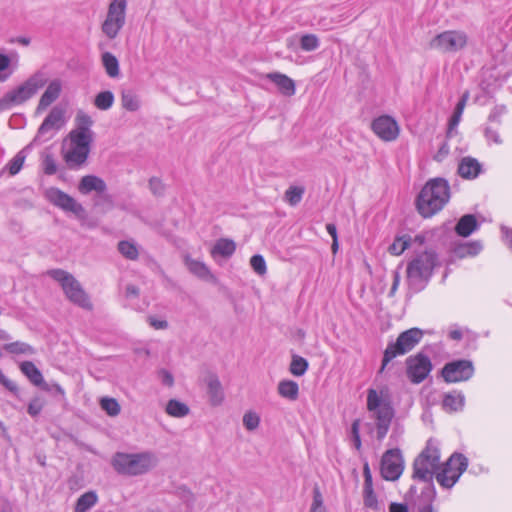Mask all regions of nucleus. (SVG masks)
Returning <instances> with one entry per match:
<instances>
[{
  "label": "nucleus",
  "mask_w": 512,
  "mask_h": 512,
  "mask_svg": "<svg viewBox=\"0 0 512 512\" xmlns=\"http://www.w3.org/2000/svg\"><path fill=\"white\" fill-rule=\"evenodd\" d=\"M148 322L154 329H167L169 326L166 320H160L153 316L148 318Z\"/></svg>",
  "instance_id": "nucleus-59"
},
{
  "label": "nucleus",
  "mask_w": 512,
  "mask_h": 512,
  "mask_svg": "<svg viewBox=\"0 0 512 512\" xmlns=\"http://www.w3.org/2000/svg\"><path fill=\"white\" fill-rule=\"evenodd\" d=\"M75 120H76V129H75L76 131L93 133L90 129V127L93 124V120L88 114L80 111L77 113Z\"/></svg>",
  "instance_id": "nucleus-46"
},
{
  "label": "nucleus",
  "mask_w": 512,
  "mask_h": 512,
  "mask_svg": "<svg viewBox=\"0 0 512 512\" xmlns=\"http://www.w3.org/2000/svg\"><path fill=\"white\" fill-rule=\"evenodd\" d=\"M49 384H50V388H51V391L49 393H52L55 397L59 396L60 400L66 399L65 391L58 383L53 382V383H49Z\"/></svg>",
  "instance_id": "nucleus-60"
},
{
  "label": "nucleus",
  "mask_w": 512,
  "mask_h": 512,
  "mask_svg": "<svg viewBox=\"0 0 512 512\" xmlns=\"http://www.w3.org/2000/svg\"><path fill=\"white\" fill-rule=\"evenodd\" d=\"M122 107L128 111L135 112L140 108L137 95L131 90H124L121 94Z\"/></svg>",
  "instance_id": "nucleus-38"
},
{
  "label": "nucleus",
  "mask_w": 512,
  "mask_h": 512,
  "mask_svg": "<svg viewBox=\"0 0 512 512\" xmlns=\"http://www.w3.org/2000/svg\"><path fill=\"white\" fill-rule=\"evenodd\" d=\"M126 9V0H112L109 4L106 19L102 24V31L109 39L116 38L125 25Z\"/></svg>",
  "instance_id": "nucleus-11"
},
{
  "label": "nucleus",
  "mask_w": 512,
  "mask_h": 512,
  "mask_svg": "<svg viewBox=\"0 0 512 512\" xmlns=\"http://www.w3.org/2000/svg\"><path fill=\"white\" fill-rule=\"evenodd\" d=\"M481 249L482 245L479 242H471L463 246H460L457 249V254L460 255L461 257L475 256L481 251Z\"/></svg>",
  "instance_id": "nucleus-49"
},
{
  "label": "nucleus",
  "mask_w": 512,
  "mask_h": 512,
  "mask_svg": "<svg viewBox=\"0 0 512 512\" xmlns=\"http://www.w3.org/2000/svg\"><path fill=\"white\" fill-rule=\"evenodd\" d=\"M45 197L52 205L65 213L73 214L79 221L87 220L88 214L84 206L61 189L50 187L46 190Z\"/></svg>",
  "instance_id": "nucleus-9"
},
{
  "label": "nucleus",
  "mask_w": 512,
  "mask_h": 512,
  "mask_svg": "<svg viewBox=\"0 0 512 512\" xmlns=\"http://www.w3.org/2000/svg\"><path fill=\"white\" fill-rule=\"evenodd\" d=\"M64 110L58 106L53 107L49 114L45 117L42 124L39 126L38 131L34 139L32 140V144H40L44 141H47L51 138V136L44 138V136L51 130H59L65 122L64 119Z\"/></svg>",
  "instance_id": "nucleus-15"
},
{
  "label": "nucleus",
  "mask_w": 512,
  "mask_h": 512,
  "mask_svg": "<svg viewBox=\"0 0 512 512\" xmlns=\"http://www.w3.org/2000/svg\"><path fill=\"white\" fill-rule=\"evenodd\" d=\"M450 198V187L443 178L428 181L420 191L416 206L419 214L429 218L438 213L447 204Z\"/></svg>",
  "instance_id": "nucleus-1"
},
{
  "label": "nucleus",
  "mask_w": 512,
  "mask_h": 512,
  "mask_svg": "<svg viewBox=\"0 0 512 512\" xmlns=\"http://www.w3.org/2000/svg\"><path fill=\"white\" fill-rule=\"evenodd\" d=\"M275 84L280 94L292 97L296 92V85L292 78L279 72L268 73L264 76Z\"/></svg>",
  "instance_id": "nucleus-20"
},
{
  "label": "nucleus",
  "mask_w": 512,
  "mask_h": 512,
  "mask_svg": "<svg viewBox=\"0 0 512 512\" xmlns=\"http://www.w3.org/2000/svg\"><path fill=\"white\" fill-rule=\"evenodd\" d=\"M20 371L27 377V379L34 385L39 387L45 392H50V384L47 383L42 375V372L32 361H23L19 365Z\"/></svg>",
  "instance_id": "nucleus-19"
},
{
  "label": "nucleus",
  "mask_w": 512,
  "mask_h": 512,
  "mask_svg": "<svg viewBox=\"0 0 512 512\" xmlns=\"http://www.w3.org/2000/svg\"><path fill=\"white\" fill-rule=\"evenodd\" d=\"M205 383L211 405H220L224 400V391L218 376L215 373H209L205 378Z\"/></svg>",
  "instance_id": "nucleus-21"
},
{
  "label": "nucleus",
  "mask_w": 512,
  "mask_h": 512,
  "mask_svg": "<svg viewBox=\"0 0 512 512\" xmlns=\"http://www.w3.org/2000/svg\"><path fill=\"white\" fill-rule=\"evenodd\" d=\"M44 404L45 402L40 396L33 397L28 404L27 413L31 417L36 418L43 410Z\"/></svg>",
  "instance_id": "nucleus-50"
},
{
  "label": "nucleus",
  "mask_w": 512,
  "mask_h": 512,
  "mask_svg": "<svg viewBox=\"0 0 512 512\" xmlns=\"http://www.w3.org/2000/svg\"><path fill=\"white\" fill-rule=\"evenodd\" d=\"M69 137L73 146L90 150V144L93 140V133L72 130L69 134Z\"/></svg>",
  "instance_id": "nucleus-32"
},
{
  "label": "nucleus",
  "mask_w": 512,
  "mask_h": 512,
  "mask_svg": "<svg viewBox=\"0 0 512 512\" xmlns=\"http://www.w3.org/2000/svg\"><path fill=\"white\" fill-rule=\"evenodd\" d=\"M78 190L83 195H88L93 191L96 192L95 205H99L101 202L112 204V197L107 193V185L99 176H83L79 181Z\"/></svg>",
  "instance_id": "nucleus-13"
},
{
  "label": "nucleus",
  "mask_w": 512,
  "mask_h": 512,
  "mask_svg": "<svg viewBox=\"0 0 512 512\" xmlns=\"http://www.w3.org/2000/svg\"><path fill=\"white\" fill-rule=\"evenodd\" d=\"M139 288L133 284H128L125 288V296L127 298H136L139 296Z\"/></svg>",
  "instance_id": "nucleus-61"
},
{
  "label": "nucleus",
  "mask_w": 512,
  "mask_h": 512,
  "mask_svg": "<svg viewBox=\"0 0 512 512\" xmlns=\"http://www.w3.org/2000/svg\"><path fill=\"white\" fill-rule=\"evenodd\" d=\"M308 512H327V508L324 504V498L321 490L318 486L313 488L312 502Z\"/></svg>",
  "instance_id": "nucleus-43"
},
{
  "label": "nucleus",
  "mask_w": 512,
  "mask_h": 512,
  "mask_svg": "<svg viewBox=\"0 0 512 512\" xmlns=\"http://www.w3.org/2000/svg\"><path fill=\"white\" fill-rule=\"evenodd\" d=\"M303 194V187L291 186L285 193V199L290 205L295 206L301 201Z\"/></svg>",
  "instance_id": "nucleus-48"
},
{
  "label": "nucleus",
  "mask_w": 512,
  "mask_h": 512,
  "mask_svg": "<svg viewBox=\"0 0 512 512\" xmlns=\"http://www.w3.org/2000/svg\"><path fill=\"white\" fill-rule=\"evenodd\" d=\"M389 512H409L407 505L402 503H391Z\"/></svg>",
  "instance_id": "nucleus-63"
},
{
  "label": "nucleus",
  "mask_w": 512,
  "mask_h": 512,
  "mask_svg": "<svg viewBox=\"0 0 512 512\" xmlns=\"http://www.w3.org/2000/svg\"><path fill=\"white\" fill-rule=\"evenodd\" d=\"M186 265L191 273L201 279L212 277L210 270L203 262L187 258Z\"/></svg>",
  "instance_id": "nucleus-37"
},
{
  "label": "nucleus",
  "mask_w": 512,
  "mask_h": 512,
  "mask_svg": "<svg viewBox=\"0 0 512 512\" xmlns=\"http://www.w3.org/2000/svg\"><path fill=\"white\" fill-rule=\"evenodd\" d=\"M404 469V461L399 449L387 450L381 460V475L389 481L397 480Z\"/></svg>",
  "instance_id": "nucleus-14"
},
{
  "label": "nucleus",
  "mask_w": 512,
  "mask_h": 512,
  "mask_svg": "<svg viewBox=\"0 0 512 512\" xmlns=\"http://www.w3.org/2000/svg\"><path fill=\"white\" fill-rule=\"evenodd\" d=\"M299 44L302 50L312 52L319 48L320 41L315 34H304L300 37Z\"/></svg>",
  "instance_id": "nucleus-42"
},
{
  "label": "nucleus",
  "mask_w": 512,
  "mask_h": 512,
  "mask_svg": "<svg viewBox=\"0 0 512 512\" xmlns=\"http://www.w3.org/2000/svg\"><path fill=\"white\" fill-rule=\"evenodd\" d=\"M236 250V245L233 240L220 238L218 239L211 249V256L214 259L217 257L229 258Z\"/></svg>",
  "instance_id": "nucleus-24"
},
{
  "label": "nucleus",
  "mask_w": 512,
  "mask_h": 512,
  "mask_svg": "<svg viewBox=\"0 0 512 512\" xmlns=\"http://www.w3.org/2000/svg\"><path fill=\"white\" fill-rule=\"evenodd\" d=\"M277 390L279 395L287 400L296 401L298 399L299 386L295 381L282 380L279 382Z\"/></svg>",
  "instance_id": "nucleus-26"
},
{
  "label": "nucleus",
  "mask_w": 512,
  "mask_h": 512,
  "mask_svg": "<svg viewBox=\"0 0 512 512\" xmlns=\"http://www.w3.org/2000/svg\"><path fill=\"white\" fill-rule=\"evenodd\" d=\"M440 451L437 441L429 439L425 449L418 455L413 463V478L423 482H430L435 471L439 468Z\"/></svg>",
  "instance_id": "nucleus-7"
},
{
  "label": "nucleus",
  "mask_w": 512,
  "mask_h": 512,
  "mask_svg": "<svg viewBox=\"0 0 512 512\" xmlns=\"http://www.w3.org/2000/svg\"><path fill=\"white\" fill-rule=\"evenodd\" d=\"M62 91V83L59 79L52 80L41 95L37 110H42L58 99Z\"/></svg>",
  "instance_id": "nucleus-22"
},
{
  "label": "nucleus",
  "mask_w": 512,
  "mask_h": 512,
  "mask_svg": "<svg viewBox=\"0 0 512 512\" xmlns=\"http://www.w3.org/2000/svg\"><path fill=\"white\" fill-rule=\"evenodd\" d=\"M102 64L109 77L115 78L120 74L118 59L110 52L102 54Z\"/></svg>",
  "instance_id": "nucleus-31"
},
{
  "label": "nucleus",
  "mask_w": 512,
  "mask_h": 512,
  "mask_svg": "<svg viewBox=\"0 0 512 512\" xmlns=\"http://www.w3.org/2000/svg\"><path fill=\"white\" fill-rule=\"evenodd\" d=\"M97 502V493L93 490L87 491L77 499L74 512H88Z\"/></svg>",
  "instance_id": "nucleus-28"
},
{
  "label": "nucleus",
  "mask_w": 512,
  "mask_h": 512,
  "mask_svg": "<svg viewBox=\"0 0 512 512\" xmlns=\"http://www.w3.org/2000/svg\"><path fill=\"white\" fill-rule=\"evenodd\" d=\"M46 83V73L41 70L35 72L21 85L8 91L0 98V113L11 109L13 106L23 104Z\"/></svg>",
  "instance_id": "nucleus-4"
},
{
  "label": "nucleus",
  "mask_w": 512,
  "mask_h": 512,
  "mask_svg": "<svg viewBox=\"0 0 512 512\" xmlns=\"http://www.w3.org/2000/svg\"><path fill=\"white\" fill-rule=\"evenodd\" d=\"M373 132L383 141H394L399 135L398 123L390 116L383 115L372 122Z\"/></svg>",
  "instance_id": "nucleus-18"
},
{
  "label": "nucleus",
  "mask_w": 512,
  "mask_h": 512,
  "mask_svg": "<svg viewBox=\"0 0 512 512\" xmlns=\"http://www.w3.org/2000/svg\"><path fill=\"white\" fill-rule=\"evenodd\" d=\"M406 365L408 378L416 384L424 381L432 369L430 359L423 354L409 357L406 360Z\"/></svg>",
  "instance_id": "nucleus-16"
},
{
  "label": "nucleus",
  "mask_w": 512,
  "mask_h": 512,
  "mask_svg": "<svg viewBox=\"0 0 512 512\" xmlns=\"http://www.w3.org/2000/svg\"><path fill=\"white\" fill-rule=\"evenodd\" d=\"M412 246V238L409 235H403L396 237L393 243L389 246L388 251L390 254L399 256L406 249Z\"/></svg>",
  "instance_id": "nucleus-35"
},
{
  "label": "nucleus",
  "mask_w": 512,
  "mask_h": 512,
  "mask_svg": "<svg viewBox=\"0 0 512 512\" xmlns=\"http://www.w3.org/2000/svg\"><path fill=\"white\" fill-rule=\"evenodd\" d=\"M502 232L504 234V237H505V241L506 243L512 247V229H509V228H506V227H503L502 228Z\"/></svg>",
  "instance_id": "nucleus-64"
},
{
  "label": "nucleus",
  "mask_w": 512,
  "mask_h": 512,
  "mask_svg": "<svg viewBox=\"0 0 512 512\" xmlns=\"http://www.w3.org/2000/svg\"><path fill=\"white\" fill-rule=\"evenodd\" d=\"M481 172V164L477 159L472 157H464L458 166V173L462 178L474 179Z\"/></svg>",
  "instance_id": "nucleus-23"
},
{
  "label": "nucleus",
  "mask_w": 512,
  "mask_h": 512,
  "mask_svg": "<svg viewBox=\"0 0 512 512\" xmlns=\"http://www.w3.org/2000/svg\"><path fill=\"white\" fill-rule=\"evenodd\" d=\"M364 505L372 510H379L377 497L373 491V487H364Z\"/></svg>",
  "instance_id": "nucleus-52"
},
{
  "label": "nucleus",
  "mask_w": 512,
  "mask_h": 512,
  "mask_svg": "<svg viewBox=\"0 0 512 512\" xmlns=\"http://www.w3.org/2000/svg\"><path fill=\"white\" fill-rule=\"evenodd\" d=\"M448 154L449 145L447 144V142H444L438 149L437 153L435 154L434 159L438 162H441L447 157Z\"/></svg>",
  "instance_id": "nucleus-58"
},
{
  "label": "nucleus",
  "mask_w": 512,
  "mask_h": 512,
  "mask_svg": "<svg viewBox=\"0 0 512 512\" xmlns=\"http://www.w3.org/2000/svg\"><path fill=\"white\" fill-rule=\"evenodd\" d=\"M34 144H32V142L30 144H28L24 149H22L21 151H19L10 161L9 163L7 164V167H8V170H9V173L11 175H16L17 173H19V171L21 170L23 164H24V161L26 159V152L28 150L31 149V147L33 146Z\"/></svg>",
  "instance_id": "nucleus-34"
},
{
  "label": "nucleus",
  "mask_w": 512,
  "mask_h": 512,
  "mask_svg": "<svg viewBox=\"0 0 512 512\" xmlns=\"http://www.w3.org/2000/svg\"><path fill=\"white\" fill-rule=\"evenodd\" d=\"M422 337L423 331L418 328H411L402 332L395 342L388 344L384 352L381 370L395 357L410 352L420 342Z\"/></svg>",
  "instance_id": "nucleus-8"
},
{
  "label": "nucleus",
  "mask_w": 512,
  "mask_h": 512,
  "mask_svg": "<svg viewBox=\"0 0 512 512\" xmlns=\"http://www.w3.org/2000/svg\"><path fill=\"white\" fill-rule=\"evenodd\" d=\"M100 405L101 408L111 417L117 416L121 411L118 401L114 398H102Z\"/></svg>",
  "instance_id": "nucleus-44"
},
{
  "label": "nucleus",
  "mask_w": 512,
  "mask_h": 512,
  "mask_svg": "<svg viewBox=\"0 0 512 512\" xmlns=\"http://www.w3.org/2000/svg\"><path fill=\"white\" fill-rule=\"evenodd\" d=\"M473 373V365L467 360L447 363L442 369V376L449 383L466 381L472 377Z\"/></svg>",
  "instance_id": "nucleus-17"
},
{
  "label": "nucleus",
  "mask_w": 512,
  "mask_h": 512,
  "mask_svg": "<svg viewBox=\"0 0 512 512\" xmlns=\"http://www.w3.org/2000/svg\"><path fill=\"white\" fill-rule=\"evenodd\" d=\"M437 265V255L429 250L417 254L407 264V280L411 287L416 290L424 288L433 274V270Z\"/></svg>",
  "instance_id": "nucleus-5"
},
{
  "label": "nucleus",
  "mask_w": 512,
  "mask_h": 512,
  "mask_svg": "<svg viewBox=\"0 0 512 512\" xmlns=\"http://www.w3.org/2000/svg\"><path fill=\"white\" fill-rule=\"evenodd\" d=\"M3 349L10 354H26L33 355L35 353V349L29 345L28 343L15 341L11 343H6L3 345Z\"/></svg>",
  "instance_id": "nucleus-36"
},
{
  "label": "nucleus",
  "mask_w": 512,
  "mask_h": 512,
  "mask_svg": "<svg viewBox=\"0 0 512 512\" xmlns=\"http://www.w3.org/2000/svg\"><path fill=\"white\" fill-rule=\"evenodd\" d=\"M41 168L43 173L47 176L54 175L58 171V165L54 155L49 152L48 149H45L41 153Z\"/></svg>",
  "instance_id": "nucleus-33"
},
{
  "label": "nucleus",
  "mask_w": 512,
  "mask_h": 512,
  "mask_svg": "<svg viewBox=\"0 0 512 512\" xmlns=\"http://www.w3.org/2000/svg\"><path fill=\"white\" fill-rule=\"evenodd\" d=\"M47 275L60 284L70 302L86 310L93 308L89 295L71 273L57 268L48 270Z\"/></svg>",
  "instance_id": "nucleus-6"
},
{
  "label": "nucleus",
  "mask_w": 512,
  "mask_h": 512,
  "mask_svg": "<svg viewBox=\"0 0 512 512\" xmlns=\"http://www.w3.org/2000/svg\"><path fill=\"white\" fill-rule=\"evenodd\" d=\"M114 99V94L111 91H102L95 96L94 105L99 110L106 111L112 107Z\"/></svg>",
  "instance_id": "nucleus-39"
},
{
  "label": "nucleus",
  "mask_w": 512,
  "mask_h": 512,
  "mask_svg": "<svg viewBox=\"0 0 512 512\" xmlns=\"http://www.w3.org/2000/svg\"><path fill=\"white\" fill-rule=\"evenodd\" d=\"M359 426H360L359 420H355L352 423V427H351L352 437H353V441H354V446H355V448L357 450H359L361 448V439H360V434H359Z\"/></svg>",
  "instance_id": "nucleus-55"
},
{
  "label": "nucleus",
  "mask_w": 512,
  "mask_h": 512,
  "mask_svg": "<svg viewBox=\"0 0 512 512\" xmlns=\"http://www.w3.org/2000/svg\"><path fill=\"white\" fill-rule=\"evenodd\" d=\"M175 495L187 506V508H193L195 496L189 488L186 486H180L176 489Z\"/></svg>",
  "instance_id": "nucleus-45"
},
{
  "label": "nucleus",
  "mask_w": 512,
  "mask_h": 512,
  "mask_svg": "<svg viewBox=\"0 0 512 512\" xmlns=\"http://www.w3.org/2000/svg\"><path fill=\"white\" fill-rule=\"evenodd\" d=\"M166 413L172 417L182 418L189 414V407L187 404L176 400L170 399L166 405Z\"/></svg>",
  "instance_id": "nucleus-30"
},
{
  "label": "nucleus",
  "mask_w": 512,
  "mask_h": 512,
  "mask_svg": "<svg viewBox=\"0 0 512 512\" xmlns=\"http://www.w3.org/2000/svg\"><path fill=\"white\" fill-rule=\"evenodd\" d=\"M118 251L129 260H136L139 256L136 244L128 240H122L118 243Z\"/></svg>",
  "instance_id": "nucleus-41"
},
{
  "label": "nucleus",
  "mask_w": 512,
  "mask_h": 512,
  "mask_svg": "<svg viewBox=\"0 0 512 512\" xmlns=\"http://www.w3.org/2000/svg\"><path fill=\"white\" fill-rule=\"evenodd\" d=\"M158 462L156 454L148 450L139 453L116 452L111 459V465L118 474L132 477L147 474Z\"/></svg>",
  "instance_id": "nucleus-2"
},
{
  "label": "nucleus",
  "mask_w": 512,
  "mask_h": 512,
  "mask_svg": "<svg viewBox=\"0 0 512 512\" xmlns=\"http://www.w3.org/2000/svg\"><path fill=\"white\" fill-rule=\"evenodd\" d=\"M467 98H468V94L466 93L462 96V98L457 103L454 113L449 121V129L450 130H452L454 127H456L459 124L464 107L466 105Z\"/></svg>",
  "instance_id": "nucleus-47"
},
{
  "label": "nucleus",
  "mask_w": 512,
  "mask_h": 512,
  "mask_svg": "<svg viewBox=\"0 0 512 512\" xmlns=\"http://www.w3.org/2000/svg\"><path fill=\"white\" fill-rule=\"evenodd\" d=\"M308 366V361L305 358L299 355H293L289 371L292 375L300 377L306 373Z\"/></svg>",
  "instance_id": "nucleus-40"
},
{
  "label": "nucleus",
  "mask_w": 512,
  "mask_h": 512,
  "mask_svg": "<svg viewBox=\"0 0 512 512\" xmlns=\"http://www.w3.org/2000/svg\"><path fill=\"white\" fill-rule=\"evenodd\" d=\"M89 149L72 146L64 155V160L70 168H77L84 164L89 155Z\"/></svg>",
  "instance_id": "nucleus-25"
},
{
  "label": "nucleus",
  "mask_w": 512,
  "mask_h": 512,
  "mask_svg": "<svg viewBox=\"0 0 512 512\" xmlns=\"http://www.w3.org/2000/svg\"><path fill=\"white\" fill-rule=\"evenodd\" d=\"M367 409L373 413L376 421V435L378 440H383L387 435L391 421L394 417V409L391 406L387 391L369 389L367 393Z\"/></svg>",
  "instance_id": "nucleus-3"
},
{
  "label": "nucleus",
  "mask_w": 512,
  "mask_h": 512,
  "mask_svg": "<svg viewBox=\"0 0 512 512\" xmlns=\"http://www.w3.org/2000/svg\"><path fill=\"white\" fill-rule=\"evenodd\" d=\"M464 395L460 392L448 393L443 399V408L446 411H458L464 406Z\"/></svg>",
  "instance_id": "nucleus-29"
},
{
  "label": "nucleus",
  "mask_w": 512,
  "mask_h": 512,
  "mask_svg": "<svg viewBox=\"0 0 512 512\" xmlns=\"http://www.w3.org/2000/svg\"><path fill=\"white\" fill-rule=\"evenodd\" d=\"M11 63V59L8 55H6L3 50H0V81L6 80L8 75H2L6 69L9 68Z\"/></svg>",
  "instance_id": "nucleus-54"
},
{
  "label": "nucleus",
  "mask_w": 512,
  "mask_h": 512,
  "mask_svg": "<svg viewBox=\"0 0 512 512\" xmlns=\"http://www.w3.org/2000/svg\"><path fill=\"white\" fill-rule=\"evenodd\" d=\"M0 384L3 385L8 391H10L15 396L19 394V388L15 382L10 380L1 370H0Z\"/></svg>",
  "instance_id": "nucleus-53"
},
{
  "label": "nucleus",
  "mask_w": 512,
  "mask_h": 512,
  "mask_svg": "<svg viewBox=\"0 0 512 512\" xmlns=\"http://www.w3.org/2000/svg\"><path fill=\"white\" fill-rule=\"evenodd\" d=\"M468 465L466 457L462 454H453L436 474L438 483L444 488H451L458 481Z\"/></svg>",
  "instance_id": "nucleus-12"
},
{
  "label": "nucleus",
  "mask_w": 512,
  "mask_h": 512,
  "mask_svg": "<svg viewBox=\"0 0 512 512\" xmlns=\"http://www.w3.org/2000/svg\"><path fill=\"white\" fill-rule=\"evenodd\" d=\"M468 39L463 30H446L432 38L429 47L443 53H456L467 46Z\"/></svg>",
  "instance_id": "nucleus-10"
},
{
  "label": "nucleus",
  "mask_w": 512,
  "mask_h": 512,
  "mask_svg": "<svg viewBox=\"0 0 512 512\" xmlns=\"http://www.w3.org/2000/svg\"><path fill=\"white\" fill-rule=\"evenodd\" d=\"M478 226L477 220L474 215L467 214L460 218L455 231L462 237L469 236Z\"/></svg>",
  "instance_id": "nucleus-27"
},
{
  "label": "nucleus",
  "mask_w": 512,
  "mask_h": 512,
  "mask_svg": "<svg viewBox=\"0 0 512 512\" xmlns=\"http://www.w3.org/2000/svg\"><path fill=\"white\" fill-rule=\"evenodd\" d=\"M148 186L151 193L156 197H161L165 194V184L158 177H151L148 181Z\"/></svg>",
  "instance_id": "nucleus-51"
},
{
  "label": "nucleus",
  "mask_w": 512,
  "mask_h": 512,
  "mask_svg": "<svg viewBox=\"0 0 512 512\" xmlns=\"http://www.w3.org/2000/svg\"><path fill=\"white\" fill-rule=\"evenodd\" d=\"M159 377L164 386L172 387L174 385V377L168 370L161 369L159 371Z\"/></svg>",
  "instance_id": "nucleus-56"
},
{
  "label": "nucleus",
  "mask_w": 512,
  "mask_h": 512,
  "mask_svg": "<svg viewBox=\"0 0 512 512\" xmlns=\"http://www.w3.org/2000/svg\"><path fill=\"white\" fill-rule=\"evenodd\" d=\"M243 423L248 430L256 429V413L250 411L247 414H245L243 418Z\"/></svg>",
  "instance_id": "nucleus-57"
},
{
  "label": "nucleus",
  "mask_w": 512,
  "mask_h": 512,
  "mask_svg": "<svg viewBox=\"0 0 512 512\" xmlns=\"http://www.w3.org/2000/svg\"><path fill=\"white\" fill-rule=\"evenodd\" d=\"M485 135H486V138L488 139V141H492L496 144L501 143V139H500V136L497 131L487 128L485 131Z\"/></svg>",
  "instance_id": "nucleus-62"
}]
</instances>
